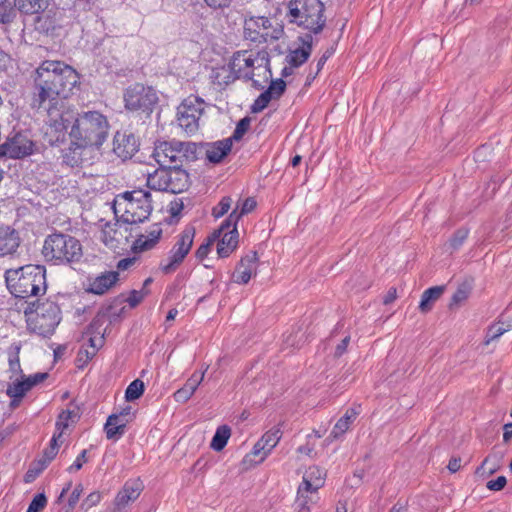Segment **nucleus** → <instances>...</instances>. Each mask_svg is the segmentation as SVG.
Returning <instances> with one entry per match:
<instances>
[{
  "mask_svg": "<svg viewBox=\"0 0 512 512\" xmlns=\"http://www.w3.org/2000/svg\"><path fill=\"white\" fill-rule=\"evenodd\" d=\"M31 108L57 113L65 108L73 89L79 83V74L62 61L45 60L34 71Z\"/></svg>",
  "mask_w": 512,
  "mask_h": 512,
  "instance_id": "1",
  "label": "nucleus"
},
{
  "mask_svg": "<svg viewBox=\"0 0 512 512\" xmlns=\"http://www.w3.org/2000/svg\"><path fill=\"white\" fill-rule=\"evenodd\" d=\"M258 57L247 50L237 51L233 54L227 67L222 66L213 71L212 78L214 82L221 85H228L237 79L251 80L253 86L257 89H263L264 86L257 80L253 79V70L257 68L263 71V76L267 80L272 76L271 70L266 63L264 66L255 67Z\"/></svg>",
  "mask_w": 512,
  "mask_h": 512,
  "instance_id": "2",
  "label": "nucleus"
},
{
  "mask_svg": "<svg viewBox=\"0 0 512 512\" xmlns=\"http://www.w3.org/2000/svg\"><path fill=\"white\" fill-rule=\"evenodd\" d=\"M5 282L16 298L26 299L46 292V269L40 265H27L5 272Z\"/></svg>",
  "mask_w": 512,
  "mask_h": 512,
  "instance_id": "3",
  "label": "nucleus"
},
{
  "mask_svg": "<svg viewBox=\"0 0 512 512\" xmlns=\"http://www.w3.org/2000/svg\"><path fill=\"white\" fill-rule=\"evenodd\" d=\"M109 123L102 113L87 111L75 118L71 127L70 137L79 141L80 146H96L103 144L108 136Z\"/></svg>",
  "mask_w": 512,
  "mask_h": 512,
  "instance_id": "4",
  "label": "nucleus"
},
{
  "mask_svg": "<svg viewBox=\"0 0 512 512\" xmlns=\"http://www.w3.org/2000/svg\"><path fill=\"white\" fill-rule=\"evenodd\" d=\"M41 253L44 259L53 265L78 263L83 256L80 241L62 232L49 234L44 240Z\"/></svg>",
  "mask_w": 512,
  "mask_h": 512,
  "instance_id": "5",
  "label": "nucleus"
},
{
  "mask_svg": "<svg viewBox=\"0 0 512 512\" xmlns=\"http://www.w3.org/2000/svg\"><path fill=\"white\" fill-rule=\"evenodd\" d=\"M286 17L309 34H319L326 24L325 6L321 0H290Z\"/></svg>",
  "mask_w": 512,
  "mask_h": 512,
  "instance_id": "6",
  "label": "nucleus"
},
{
  "mask_svg": "<svg viewBox=\"0 0 512 512\" xmlns=\"http://www.w3.org/2000/svg\"><path fill=\"white\" fill-rule=\"evenodd\" d=\"M114 210L116 214L122 211L120 218L124 223H142L153 210L151 193L141 188L126 191L118 196Z\"/></svg>",
  "mask_w": 512,
  "mask_h": 512,
  "instance_id": "7",
  "label": "nucleus"
},
{
  "mask_svg": "<svg viewBox=\"0 0 512 512\" xmlns=\"http://www.w3.org/2000/svg\"><path fill=\"white\" fill-rule=\"evenodd\" d=\"M28 329L39 336L47 337L54 333L61 320L59 306L50 300L31 302L24 311Z\"/></svg>",
  "mask_w": 512,
  "mask_h": 512,
  "instance_id": "8",
  "label": "nucleus"
},
{
  "mask_svg": "<svg viewBox=\"0 0 512 512\" xmlns=\"http://www.w3.org/2000/svg\"><path fill=\"white\" fill-rule=\"evenodd\" d=\"M204 109V100L194 95L185 98L177 107L178 125L187 135H194L199 130Z\"/></svg>",
  "mask_w": 512,
  "mask_h": 512,
  "instance_id": "9",
  "label": "nucleus"
},
{
  "mask_svg": "<svg viewBox=\"0 0 512 512\" xmlns=\"http://www.w3.org/2000/svg\"><path fill=\"white\" fill-rule=\"evenodd\" d=\"M195 233L193 226H187L176 236L175 244L169 251L168 257L159 264V268L164 274L175 272L183 263L192 248Z\"/></svg>",
  "mask_w": 512,
  "mask_h": 512,
  "instance_id": "10",
  "label": "nucleus"
},
{
  "mask_svg": "<svg viewBox=\"0 0 512 512\" xmlns=\"http://www.w3.org/2000/svg\"><path fill=\"white\" fill-rule=\"evenodd\" d=\"M125 108L129 111L145 113L149 116L158 102L156 91L152 87L135 83L124 91Z\"/></svg>",
  "mask_w": 512,
  "mask_h": 512,
  "instance_id": "11",
  "label": "nucleus"
},
{
  "mask_svg": "<svg viewBox=\"0 0 512 512\" xmlns=\"http://www.w3.org/2000/svg\"><path fill=\"white\" fill-rule=\"evenodd\" d=\"M283 34V28L264 16H252L244 21V37L252 42L262 44L278 40Z\"/></svg>",
  "mask_w": 512,
  "mask_h": 512,
  "instance_id": "12",
  "label": "nucleus"
},
{
  "mask_svg": "<svg viewBox=\"0 0 512 512\" xmlns=\"http://www.w3.org/2000/svg\"><path fill=\"white\" fill-rule=\"evenodd\" d=\"M48 117L45 139L51 145H59L66 139L67 129L73 120V114L65 108H60L55 114L43 111Z\"/></svg>",
  "mask_w": 512,
  "mask_h": 512,
  "instance_id": "13",
  "label": "nucleus"
},
{
  "mask_svg": "<svg viewBox=\"0 0 512 512\" xmlns=\"http://www.w3.org/2000/svg\"><path fill=\"white\" fill-rule=\"evenodd\" d=\"M34 142L24 133L17 132L0 145V154L20 159L33 153Z\"/></svg>",
  "mask_w": 512,
  "mask_h": 512,
  "instance_id": "14",
  "label": "nucleus"
},
{
  "mask_svg": "<svg viewBox=\"0 0 512 512\" xmlns=\"http://www.w3.org/2000/svg\"><path fill=\"white\" fill-rule=\"evenodd\" d=\"M282 437V430L275 426L268 430L253 446L251 455L259 457L257 463H262L277 446Z\"/></svg>",
  "mask_w": 512,
  "mask_h": 512,
  "instance_id": "15",
  "label": "nucleus"
},
{
  "mask_svg": "<svg viewBox=\"0 0 512 512\" xmlns=\"http://www.w3.org/2000/svg\"><path fill=\"white\" fill-rule=\"evenodd\" d=\"M176 141H163L156 144L153 157L159 166H181L179 150Z\"/></svg>",
  "mask_w": 512,
  "mask_h": 512,
  "instance_id": "16",
  "label": "nucleus"
},
{
  "mask_svg": "<svg viewBox=\"0 0 512 512\" xmlns=\"http://www.w3.org/2000/svg\"><path fill=\"white\" fill-rule=\"evenodd\" d=\"M139 142L134 134L116 132L113 139V152L122 160L131 159L138 151Z\"/></svg>",
  "mask_w": 512,
  "mask_h": 512,
  "instance_id": "17",
  "label": "nucleus"
},
{
  "mask_svg": "<svg viewBox=\"0 0 512 512\" xmlns=\"http://www.w3.org/2000/svg\"><path fill=\"white\" fill-rule=\"evenodd\" d=\"M162 234L163 229L161 223H154L150 225L145 233L138 235L133 242V251L136 253H141L155 248L159 243Z\"/></svg>",
  "mask_w": 512,
  "mask_h": 512,
  "instance_id": "18",
  "label": "nucleus"
},
{
  "mask_svg": "<svg viewBox=\"0 0 512 512\" xmlns=\"http://www.w3.org/2000/svg\"><path fill=\"white\" fill-rule=\"evenodd\" d=\"M217 230H221V236L216 240L218 241L217 254L221 258L228 257L238 245L237 224L224 227L223 222Z\"/></svg>",
  "mask_w": 512,
  "mask_h": 512,
  "instance_id": "19",
  "label": "nucleus"
},
{
  "mask_svg": "<svg viewBox=\"0 0 512 512\" xmlns=\"http://www.w3.org/2000/svg\"><path fill=\"white\" fill-rule=\"evenodd\" d=\"M166 192L178 194L186 191L190 186V177L182 166L166 167Z\"/></svg>",
  "mask_w": 512,
  "mask_h": 512,
  "instance_id": "20",
  "label": "nucleus"
},
{
  "mask_svg": "<svg viewBox=\"0 0 512 512\" xmlns=\"http://www.w3.org/2000/svg\"><path fill=\"white\" fill-rule=\"evenodd\" d=\"M257 262L258 255L255 251H251L242 257L233 274V281L238 284H247L252 275L256 274Z\"/></svg>",
  "mask_w": 512,
  "mask_h": 512,
  "instance_id": "21",
  "label": "nucleus"
},
{
  "mask_svg": "<svg viewBox=\"0 0 512 512\" xmlns=\"http://www.w3.org/2000/svg\"><path fill=\"white\" fill-rule=\"evenodd\" d=\"M302 46L291 50L286 56V62L291 68L300 67L304 64L312 53L313 37L311 34H305L299 37Z\"/></svg>",
  "mask_w": 512,
  "mask_h": 512,
  "instance_id": "22",
  "label": "nucleus"
},
{
  "mask_svg": "<svg viewBox=\"0 0 512 512\" xmlns=\"http://www.w3.org/2000/svg\"><path fill=\"white\" fill-rule=\"evenodd\" d=\"M142 489L143 485L139 480L127 481L114 499L115 507L118 510L125 508L140 496Z\"/></svg>",
  "mask_w": 512,
  "mask_h": 512,
  "instance_id": "23",
  "label": "nucleus"
},
{
  "mask_svg": "<svg viewBox=\"0 0 512 512\" xmlns=\"http://www.w3.org/2000/svg\"><path fill=\"white\" fill-rule=\"evenodd\" d=\"M19 245L18 232L10 226L0 225V257L13 254Z\"/></svg>",
  "mask_w": 512,
  "mask_h": 512,
  "instance_id": "24",
  "label": "nucleus"
},
{
  "mask_svg": "<svg viewBox=\"0 0 512 512\" xmlns=\"http://www.w3.org/2000/svg\"><path fill=\"white\" fill-rule=\"evenodd\" d=\"M118 279H119L118 272H116V271L104 272L89 282L87 291L92 294L103 295L116 284Z\"/></svg>",
  "mask_w": 512,
  "mask_h": 512,
  "instance_id": "25",
  "label": "nucleus"
},
{
  "mask_svg": "<svg viewBox=\"0 0 512 512\" xmlns=\"http://www.w3.org/2000/svg\"><path fill=\"white\" fill-rule=\"evenodd\" d=\"M207 369L208 367H206L205 370L202 372H194L183 385V387H181L174 393L173 397L176 402L185 403L193 396L198 386L203 381Z\"/></svg>",
  "mask_w": 512,
  "mask_h": 512,
  "instance_id": "26",
  "label": "nucleus"
},
{
  "mask_svg": "<svg viewBox=\"0 0 512 512\" xmlns=\"http://www.w3.org/2000/svg\"><path fill=\"white\" fill-rule=\"evenodd\" d=\"M128 422L129 419L124 418L119 413L111 414L104 427L106 437L114 441L118 440L125 433Z\"/></svg>",
  "mask_w": 512,
  "mask_h": 512,
  "instance_id": "27",
  "label": "nucleus"
},
{
  "mask_svg": "<svg viewBox=\"0 0 512 512\" xmlns=\"http://www.w3.org/2000/svg\"><path fill=\"white\" fill-rule=\"evenodd\" d=\"M232 139L226 138L207 146L206 157L211 163H219L232 149Z\"/></svg>",
  "mask_w": 512,
  "mask_h": 512,
  "instance_id": "28",
  "label": "nucleus"
},
{
  "mask_svg": "<svg viewBox=\"0 0 512 512\" xmlns=\"http://www.w3.org/2000/svg\"><path fill=\"white\" fill-rule=\"evenodd\" d=\"M358 415L359 411L357 408H348L344 415L334 425L330 433V437L332 439H338L339 437L343 436L350 428V425L356 420Z\"/></svg>",
  "mask_w": 512,
  "mask_h": 512,
  "instance_id": "29",
  "label": "nucleus"
},
{
  "mask_svg": "<svg viewBox=\"0 0 512 512\" xmlns=\"http://www.w3.org/2000/svg\"><path fill=\"white\" fill-rule=\"evenodd\" d=\"M257 202L253 197H248L241 203L238 202L236 208L230 213L224 221V227L237 224L243 215L252 212L256 208Z\"/></svg>",
  "mask_w": 512,
  "mask_h": 512,
  "instance_id": "30",
  "label": "nucleus"
},
{
  "mask_svg": "<svg viewBox=\"0 0 512 512\" xmlns=\"http://www.w3.org/2000/svg\"><path fill=\"white\" fill-rule=\"evenodd\" d=\"M445 286H433L426 289L421 296L419 303V310L422 313H427L432 310L434 303L442 296Z\"/></svg>",
  "mask_w": 512,
  "mask_h": 512,
  "instance_id": "31",
  "label": "nucleus"
},
{
  "mask_svg": "<svg viewBox=\"0 0 512 512\" xmlns=\"http://www.w3.org/2000/svg\"><path fill=\"white\" fill-rule=\"evenodd\" d=\"M166 167L159 166L152 173L147 174L146 184L149 189L166 192Z\"/></svg>",
  "mask_w": 512,
  "mask_h": 512,
  "instance_id": "32",
  "label": "nucleus"
},
{
  "mask_svg": "<svg viewBox=\"0 0 512 512\" xmlns=\"http://www.w3.org/2000/svg\"><path fill=\"white\" fill-rule=\"evenodd\" d=\"M21 13L26 15L43 12L48 7V0H14Z\"/></svg>",
  "mask_w": 512,
  "mask_h": 512,
  "instance_id": "33",
  "label": "nucleus"
},
{
  "mask_svg": "<svg viewBox=\"0 0 512 512\" xmlns=\"http://www.w3.org/2000/svg\"><path fill=\"white\" fill-rule=\"evenodd\" d=\"M86 146H80L79 141L73 140L68 149L63 152V163L70 167H78L82 163L81 150Z\"/></svg>",
  "mask_w": 512,
  "mask_h": 512,
  "instance_id": "34",
  "label": "nucleus"
},
{
  "mask_svg": "<svg viewBox=\"0 0 512 512\" xmlns=\"http://www.w3.org/2000/svg\"><path fill=\"white\" fill-rule=\"evenodd\" d=\"M324 482V478H318V480L312 481L303 477L302 483L299 485L297 490V496L313 498V494H315L324 485Z\"/></svg>",
  "mask_w": 512,
  "mask_h": 512,
  "instance_id": "35",
  "label": "nucleus"
},
{
  "mask_svg": "<svg viewBox=\"0 0 512 512\" xmlns=\"http://www.w3.org/2000/svg\"><path fill=\"white\" fill-rule=\"evenodd\" d=\"M230 436L231 428L228 425L219 426L211 440L210 447L214 451H222L226 446Z\"/></svg>",
  "mask_w": 512,
  "mask_h": 512,
  "instance_id": "36",
  "label": "nucleus"
},
{
  "mask_svg": "<svg viewBox=\"0 0 512 512\" xmlns=\"http://www.w3.org/2000/svg\"><path fill=\"white\" fill-rule=\"evenodd\" d=\"M177 143V149L179 150V155L180 156V164L181 166H183V164L185 162H192V161H195L198 156H197V145L196 143H193V142H181V141H176Z\"/></svg>",
  "mask_w": 512,
  "mask_h": 512,
  "instance_id": "37",
  "label": "nucleus"
},
{
  "mask_svg": "<svg viewBox=\"0 0 512 512\" xmlns=\"http://www.w3.org/2000/svg\"><path fill=\"white\" fill-rule=\"evenodd\" d=\"M17 7L11 0H0V24H10L17 18Z\"/></svg>",
  "mask_w": 512,
  "mask_h": 512,
  "instance_id": "38",
  "label": "nucleus"
},
{
  "mask_svg": "<svg viewBox=\"0 0 512 512\" xmlns=\"http://www.w3.org/2000/svg\"><path fill=\"white\" fill-rule=\"evenodd\" d=\"M502 456L497 454H489L482 462L481 466L477 468V473L492 475L497 472L501 466Z\"/></svg>",
  "mask_w": 512,
  "mask_h": 512,
  "instance_id": "39",
  "label": "nucleus"
},
{
  "mask_svg": "<svg viewBox=\"0 0 512 512\" xmlns=\"http://www.w3.org/2000/svg\"><path fill=\"white\" fill-rule=\"evenodd\" d=\"M471 294V286L468 283H462L458 286L454 294L452 295L451 301L449 303V308L453 309L454 307L460 306L464 303Z\"/></svg>",
  "mask_w": 512,
  "mask_h": 512,
  "instance_id": "40",
  "label": "nucleus"
},
{
  "mask_svg": "<svg viewBox=\"0 0 512 512\" xmlns=\"http://www.w3.org/2000/svg\"><path fill=\"white\" fill-rule=\"evenodd\" d=\"M512 328L511 324H505L503 322H497L487 329L486 337L484 344L489 345L492 341L498 339L505 332L509 331Z\"/></svg>",
  "mask_w": 512,
  "mask_h": 512,
  "instance_id": "41",
  "label": "nucleus"
},
{
  "mask_svg": "<svg viewBox=\"0 0 512 512\" xmlns=\"http://www.w3.org/2000/svg\"><path fill=\"white\" fill-rule=\"evenodd\" d=\"M20 345L15 344L9 348L8 351V362H9V369L13 374H18L22 372L21 365H20Z\"/></svg>",
  "mask_w": 512,
  "mask_h": 512,
  "instance_id": "42",
  "label": "nucleus"
},
{
  "mask_svg": "<svg viewBox=\"0 0 512 512\" xmlns=\"http://www.w3.org/2000/svg\"><path fill=\"white\" fill-rule=\"evenodd\" d=\"M221 236V230H215L208 238L206 243L201 244L195 252V256L199 260H203L207 257L210 252L211 245L219 239Z\"/></svg>",
  "mask_w": 512,
  "mask_h": 512,
  "instance_id": "43",
  "label": "nucleus"
},
{
  "mask_svg": "<svg viewBox=\"0 0 512 512\" xmlns=\"http://www.w3.org/2000/svg\"><path fill=\"white\" fill-rule=\"evenodd\" d=\"M58 439L59 438H57L56 434H54L50 441L49 447L44 450L43 459L39 461V463L42 465V469L45 468L47 464L56 457L59 448Z\"/></svg>",
  "mask_w": 512,
  "mask_h": 512,
  "instance_id": "44",
  "label": "nucleus"
},
{
  "mask_svg": "<svg viewBox=\"0 0 512 512\" xmlns=\"http://www.w3.org/2000/svg\"><path fill=\"white\" fill-rule=\"evenodd\" d=\"M144 393V383L140 379L132 381L126 391L125 398L127 401H134L142 396Z\"/></svg>",
  "mask_w": 512,
  "mask_h": 512,
  "instance_id": "45",
  "label": "nucleus"
},
{
  "mask_svg": "<svg viewBox=\"0 0 512 512\" xmlns=\"http://www.w3.org/2000/svg\"><path fill=\"white\" fill-rule=\"evenodd\" d=\"M85 337H87L89 346L92 349V351L86 350L85 353H86L87 358H92L95 356L97 350L103 346L104 336H96L93 334H84L83 333V338H85Z\"/></svg>",
  "mask_w": 512,
  "mask_h": 512,
  "instance_id": "46",
  "label": "nucleus"
},
{
  "mask_svg": "<svg viewBox=\"0 0 512 512\" xmlns=\"http://www.w3.org/2000/svg\"><path fill=\"white\" fill-rule=\"evenodd\" d=\"M286 83L282 79L271 81L269 87L264 92H269V97L273 99H279L285 92Z\"/></svg>",
  "mask_w": 512,
  "mask_h": 512,
  "instance_id": "47",
  "label": "nucleus"
},
{
  "mask_svg": "<svg viewBox=\"0 0 512 512\" xmlns=\"http://www.w3.org/2000/svg\"><path fill=\"white\" fill-rule=\"evenodd\" d=\"M103 325H104V317L98 315L95 318H93V320L90 322V324L84 331V334H93L96 336H104L105 329L103 328Z\"/></svg>",
  "mask_w": 512,
  "mask_h": 512,
  "instance_id": "48",
  "label": "nucleus"
},
{
  "mask_svg": "<svg viewBox=\"0 0 512 512\" xmlns=\"http://www.w3.org/2000/svg\"><path fill=\"white\" fill-rule=\"evenodd\" d=\"M231 204H232V198L230 196L222 197L221 200L219 201V203L215 207H213L212 215L215 218H220V217L224 216L231 208Z\"/></svg>",
  "mask_w": 512,
  "mask_h": 512,
  "instance_id": "49",
  "label": "nucleus"
},
{
  "mask_svg": "<svg viewBox=\"0 0 512 512\" xmlns=\"http://www.w3.org/2000/svg\"><path fill=\"white\" fill-rule=\"evenodd\" d=\"M469 234L468 229L460 228L455 231L452 237L449 240V245L453 250L459 249L462 244L465 242Z\"/></svg>",
  "mask_w": 512,
  "mask_h": 512,
  "instance_id": "50",
  "label": "nucleus"
},
{
  "mask_svg": "<svg viewBox=\"0 0 512 512\" xmlns=\"http://www.w3.org/2000/svg\"><path fill=\"white\" fill-rule=\"evenodd\" d=\"M251 119L249 117L242 118L236 125V128L232 134V136L229 139L239 141L242 139L244 134L248 131L250 128Z\"/></svg>",
  "mask_w": 512,
  "mask_h": 512,
  "instance_id": "51",
  "label": "nucleus"
},
{
  "mask_svg": "<svg viewBox=\"0 0 512 512\" xmlns=\"http://www.w3.org/2000/svg\"><path fill=\"white\" fill-rule=\"evenodd\" d=\"M269 92H262L253 102L251 105V112L252 113H259L262 110H264L270 101L272 100L269 96Z\"/></svg>",
  "mask_w": 512,
  "mask_h": 512,
  "instance_id": "52",
  "label": "nucleus"
},
{
  "mask_svg": "<svg viewBox=\"0 0 512 512\" xmlns=\"http://www.w3.org/2000/svg\"><path fill=\"white\" fill-rule=\"evenodd\" d=\"M47 505V497L44 493L34 496L26 512H41Z\"/></svg>",
  "mask_w": 512,
  "mask_h": 512,
  "instance_id": "53",
  "label": "nucleus"
},
{
  "mask_svg": "<svg viewBox=\"0 0 512 512\" xmlns=\"http://www.w3.org/2000/svg\"><path fill=\"white\" fill-rule=\"evenodd\" d=\"M102 499L99 491L91 492L81 503L80 508L84 511L96 506Z\"/></svg>",
  "mask_w": 512,
  "mask_h": 512,
  "instance_id": "54",
  "label": "nucleus"
},
{
  "mask_svg": "<svg viewBox=\"0 0 512 512\" xmlns=\"http://www.w3.org/2000/svg\"><path fill=\"white\" fill-rule=\"evenodd\" d=\"M149 291L143 290H132L127 298V303L130 307L134 308L139 305L146 295H148Z\"/></svg>",
  "mask_w": 512,
  "mask_h": 512,
  "instance_id": "55",
  "label": "nucleus"
},
{
  "mask_svg": "<svg viewBox=\"0 0 512 512\" xmlns=\"http://www.w3.org/2000/svg\"><path fill=\"white\" fill-rule=\"evenodd\" d=\"M69 413L68 412H61L58 416V419L56 421V436L57 438H61L64 430L69 426Z\"/></svg>",
  "mask_w": 512,
  "mask_h": 512,
  "instance_id": "56",
  "label": "nucleus"
},
{
  "mask_svg": "<svg viewBox=\"0 0 512 512\" xmlns=\"http://www.w3.org/2000/svg\"><path fill=\"white\" fill-rule=\"evenodd\" d=\"M6 394L9 397L23 398L25 396L22 384L20 381L14 382L7 387Z\"/></svg>",
  "mask_w": 512,
  "mask_h": 512,
  "instance_id": "57",
  "label": "nucleus"
},
{
  "mask_svg": "<svg viewBox=\"0 0 512 512\" xmlns=\"http://www.w3.org/2000/svg\"><path fill=\"white\" fill-rule=\"evenodd\" d=\"M86 455H87V450H82L81 453L77 456L74 463L71 466H69V468L67 469L68 472L73 473V472L80 470L82 468L83 464L87 462Z\"/></svg>",
  "mask_w": 512,
  "mask_h": 512,
  "instance_id": "58",
  "label": "nucleus"
},
{
  "mask_svg": "<svg viewBox=\"0 0 512 512\" xmlns=\"http://www.w3.org/2000/svg\"><path fill=\"white\" fill-rule=\"evenodd\" d=\"M82 492H83L82 484L76 485V487L74 488V490L72 491V493L68 499L69 509L72 510L76 506V504L78 503V501L80 499Z\"/></svg>",
  "mask_w": 512,
  "mask_h": 512,
  "instance_id": "59",
  "label": "nucleus"
},
{
  "mask_svg": "<svg viewBox=\"0 0 512 512\" xmlns=\"http://www.w3.org/2000/svg\"><path fill=\"white\" fill-rule=\"evenodd\" d=\"M506 483V477L499 476L495 480L488 481L486 486L491 491H500L505 487Z\"/></svg>",
  "mask_w": 512,
  "mask_h": 512,
  "instance_id": "60",
  "label": "nucleus"
},
{
  "mask_svg": "<svg viewBox=\"0 0 512 512\" xmlns=\"http://www.w3.org/2000/svg\"><path fill=\"white\" fill-rule=\"evenodd\" d=\"M303 477L313 481L318 480V478H324V474L319 467L312 466L308 468Z\"/></svg>",
  "mask_w": 512,
  "mask_h": 512,
  "instance_id": "61",
  "label": "nucleus"
},
{
  "mask_svg": "<svg viewBox=\"0 0 512 512\" xmlns=\"http://www.w3.org/2000/svg\"><path fill=\"white\" fill-rule=\"evenodd\" d=\"M298 507V512H311L309 503H313V498H304V497H298L296 500Z\"/></svg>",
  "mask_w": 512,
  "mask_h": 512,
  "instance_id": "62",
  "label": "nucleus"
},
{
  "mask_svg": "<svg viewBox=\"0 0 512 512\" xmlns=\"http://www.w3.org/2000/svg\"><path fill=\"white\" fill-rule=\"evenodd\" d=\"M349 343H350V336L348 335L345 338H343L342 341L336 346L334 356L336 358L341 357L347 351V347H348Z\"/></svg>",
  "mask_w": 512,
  "mask_h": 512,
  "instance_id": "63",
  "label": "nucleus"
},
{
  "mask_svg": "<svg viewBox=\"0 0 512 512\" xmlns=\"http://www.w3.org/2000/svg\"><path fill=\"white\" fill-rule=\"evenodd\" d=\"M333 54V50H326L324 54L319 58L317 65H316V73L313 76V79L316 77V75L322 70L323 66L325 65L326 61L331 57Z\"/></svg>",
  "mask_w": 512,
  "mask_h": 512,
  "instance_id": "64",
  "label": "nucleus"
}]
</instances>
